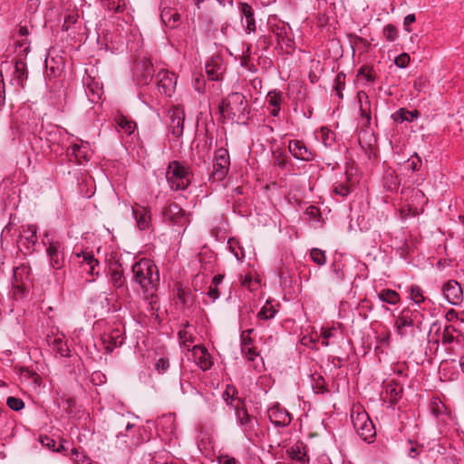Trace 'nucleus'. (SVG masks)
I'll list each match as a JSON object with an SVG mask.
<instances>
[{"label":"nucleus","instance_id":"1","mask_svg":"<svg viewBox=\"0 0 464 464\" xmlns=\"http://www.w3.org/2000/svg\"><path fill=\"white\" fill-rule=\"evenodd\" d=\"M132 274L133 281L142 290L143 300L148 304V311L151 316L158 317L160 275L157 266L150 259L141 258L132 266Z\"/></svg>","mask_w":464,"mask_h":464},{"label":"nucleus","instance_id":"2","mask_svg":"<svg viewBox=\"0 0 464 464\" xmlns=\"http://www.w3.org/2000/svg\"><path fill=\"white\" fill-rule=\"evenodd\" d=\"M221 113L233 121H244L247 119L249 108L246 97L239 92H232L219 106Z\"/></svg>","mask_w":464,"mask_h":464},{"label":"nucleus","instance_id":"3","mask_svg":"<svg viewBox=\"0 0 464 464\" xmlns=\"http://www.w3.org/2000/svg\"><path fill=\"white\" fill-rule=\"evenodd\" d=\"M42 243L46 247V256L51 267L55 270L62 269L65 266V245L63 240L54 233L45 231Z\"/></svg>","mask_w":464,"mask_h":464},{"label":"nucleus","instance_id":"4","mask_svg":"<svg viewBox=\"0 0 464 464\" xmlns=\"http://www.w3.org/2000/svg\"><path fill=\"white\" fill-rule=\"evenodd\" d=\"M423 317L424 314L417 309L404 308L395 320L397 334L401 338L414 336L416 329L421 331Z\"/></svg>","mask_w":464,"mask_h":464},{"label":"nucleus","instance_id":"5","mask_svg":"<svg viewBox=\"0 0 464 464\" xmlns=\"http://www.w3.org/2000/svg\"><path fill=\"white\" fill-rule=\"evenodd\" d=\"M192 173L188 165L177 160L169 163L166 179L172 190H185L191 183Z\"/></svg>","mask_w":464,"mask_h":464},{"label":"nucleus","instance_id":"6","mask_svg":"<svg viewBox=\"0 0 464 464\" xmlns=\"http://www.w3.org/2000/svg\"><path fill=\"white\" fill-rule=\"evenodd\" d=\"M234 408L236 411L237 422L240 426L245 437L253 444L259 442L263 431L259 428L257 420L250 415L245 407L239 408L237 404L234 406Z\"/></svg>","mask_w":464,"mask_h":464},{"label":"nucleus","instance_id":"7","mask_svg":"<svg viewBox=\"0 0 464 464\" xmlns=\"http://www.w3.org/2000/svg\"><path fill=\"white\" fill-rule=\"evenodd\" d=\"M163 215L166 221L173 227H177L175 231L178 234L184 233L190 223L188 214L176 202L169 204Z\"/></svg>","mask_w":464,"mask_h":464},{"label":"nucleus","instance_id":"8","mask_svg":"<svg viewBox=\"0 0 464 464\" xmlns=\"http://www.w3.org/2000/svg\"><path fill=\"white\" fill-rule=\"evenodd\" d=\"M351 418L357 434L364 441H372L376 435V430L368 414L363 411L357 412L356 414L352 413Z\"/></svg>","mask_w":464,"mask_h":464},{"label":"nucleus","instance_id":"9","mask_svg":"<svg viewBox=\"0 0 464 464\" xmlns=\"http://www.w3.org/2000/svg\"><path fill=\"white\" fill-rule=\"evenodd\" d=\"M123 327L115 324H108L101 334V340L107 353L112 351L124 343Z\"/></svg>","mask_w":464,"mask_h":464},{"label":"nucleus","instance_id":"10","mask_svg":"<svg viewBox=\"0 0 464 464\" xmlns=\"http://www.w3.org/2000/svg\"><path fill=\"white\" fill-rule=\"evenodd\" d=\"M230 166V157L228 150L219 148L215 151V159L213 163V171L211 179L213 181L220 182L227 175Z\"/></svg>","mask_w":464,"mask_h":464},{"label":"nucleus","instance_id":"11","mask_svg":"<svg viewBox=\"0 0 464 464\" xmlns=\"http://www.w3.org/2000/svg\"><path fill=\"white\" fill-rule=\"evenodd\" d=\"M12 70L10 84L14 86L15 92H20L24 88V82L27 80L26 63L23 60H17L14 63H5L2 68Z\"/></svg>","mask_w":464,"mask_h":464},{"label":"nucleus","instance_id":"12","mask_svg":"<svg viewBox=\"0 0 464 464\" xmlns=\"http://www.w3.org/2000/svg\"><path fill=\"white\" fill-rule=\"evenodd\" d=\"M177 85V76L168 70H161L156 74V86L160 95L171 97Z\"/></svg>","mask_w":464,"mask_h":464},{"label":"nucleus","instance_id":"13","mask_svg":"<svg viewBox=\"0 0 464 464\" xmlns=\"http://www.w3.org/2000/svg\"><path fill=\"white\" fill-rule=\"evenodd\" d=\"M168 117L169 119V130L171 134L176 138L181 137L184 131V109L180 105L172 106L168 111Z\"/></svg>","mask_w":464,"mask_h":464},{"label":"nucleus","instance_id":"14","mask_svg":"<svg viewBox=\"0 0 464 464\" xmlns=\"http://www.w3.org/2000/svg\"><path fill=\"white\" fill-rule=\"evenodd\" d=\"M288 150L291 155L302 161H313L315 159L314 151L308 148L304 141L299 140H292L288 143Z\"/></svg>","mask_w":464,"mask_h":464},{"label":"nucleus","instance_id":"15","mask_svg":"<svg viewBox=\"0 0 464 464\" xmlns=\"http://www.w3.org/2000/svg\"><path fill=\"white\" fill-rule=\"evenodd\" d=\"M154 75V67L150 61L141 60L134 68V77L139 85H149Z\"/></svg>","mask_w":464,"mask_h":464},{"label":"nucleus","instance_id":"16","mask_svg":"<svg viewBox=\"0 0 464 464\" xmlns=\"http://www.w3.org/2000/svg\"><path fill=\"white\" fill-rule=\"evenodd\" d=\"M445 299L452 305H459L463 301V290L456 280H449L442 285Z\"/></svg>","mask_w":464,"mask_h":464},{"label":"nucleus","instance_id":"17","mask_svg":"<svg viewBox=\"0 0 464 464\" xmlns=\"http://www.w3.org/2000/svg\"><path fill=\"white\" fill-rule=\"evenodd\" d=\"M19 242L24 246L26 253H33L37 243V227L29 224L21 226Z\"/></svg>","mask_w":464,"mask_h":464},{"label":"nucleus","instance_id":"18","mask_svg":"<svg viewBox=\"0 0 464 464\" xmlns=\"http://www.w3.org/2000/svg\"><path fill=\"white\" fill-rule=\"evenodd\" d=\"M270 421L276 427H286L292 421L291 414L278 403L267 410Z\"/></svg>","mask_w":464,"mask_h":464},{"label":"nucleus","instance_id":"19","mask_svg":"<svg viewBox=\"0 0 464 464\" xmlns=\"http://www.w3.org/2000/svg\"><path fill=\"white\" fill-rule=\"evenodd\" d=\"M225 71L226 64L219 55L211 57L206 63V72L211 81L221 80Z\"/></svg>","mask_w":464,"mask_h":464},{"label":"nucleus","instance_id":"20","mask_svg":"<svg viewBox=\"0 0 464 464\" xmlns=\"http://www.w3.org/2000/svg\"><path fill=\"white\" fill-rule=\"evenodd\" d=\"M287 456L296 464H309L307 448L303 441H297L286 450Z\"/></svg>","mask_w":464,"mask_h":464},{"label":"nucleus","instance_id":"21","mask_svg":"<svg viewBox=\"0 0 464 464\" xmlns=\"http://www.w3.org/2000/svg\"><path fill=\"white\" fill-rule=\"evenodd\" d=\"M46 342L48 345L52 347L53 350L55 351L56 353H58L61 357L70 356L71 351L68 347L64 335L59 334H48L46 337Z\"/></svg>","mask_w":464,"mask_h":464},{"label":"nucleus","instance_id":"22","mask_svg":"<svg viewBox=\"0 0 464 464\" xmlns=\"http://www.w3.org/2000/svg\"><path fill=\"white\" fill-rule=\"evenodd\" d=\"M357 99H358V102H359L360 116H361L362 124L366 127H369L371 124V120H372L370 98L364 91H360L357 93Z\"/></svg>","mask_w":464,"mask_h":464},{"label":"nucleus","instance_id":"23","mask_svg":"<svg viewBox=\"0 0 464 464\" xmlns=\"http://www.w3.org/2000/svg\"><path fill=\"white\" fill-rule=\"evenodd\" d=\"M192 353L196 363L202 371H208L213 365L211 356L208 349L203 345H195L192 348Z\"/></svg>","mask_w":464,"mask_h":464},{"label":"nucleus","instance_id":"24","mask_svg":"<svg viewBox=\"0 0 464 464\" xmlns=\"http://www.w3.org/2000/svg\"><path fill=\"white\" fill-rule=\"evenodd\" d=\"M403 388L398 382L392 381L384 385L382 394L384 401H388L391 406H394L401 398Z\"/></svg>","mask_w":464,"mask_h":464},{"label":"nucleus","instance_id":"25","mask_svg":"<svg viewBox=\"0 0 464 464\" xmlns=\"http://www.w3.org/2000/svg\"><path fill=\"white\" fill-rule=\"evenodd\" d=\"M239 11L242 16V19L246 21L245 31L247 34L256 32V20L254 16V10L252 6L247 3H239Z\"/></svg>","mask_w":464,"mask_h":464},{"label":"nucleus","instance_id":"26","mask_svg":"<svg viewBox=\"0 0 464 464\" xmlns=\"http://www.w3.org/2000/svg\"><path fill=\"white\" fill-rule=\"evenodd\" d=\"M284 102V94L281 91L274 90L268 92L266 96V102L273 108L269 113L273 117H277L281 111V104Z\"/></svg>","mask_w":464,"mask_h":464},{"label":"nucleus","instance_id":"27","mask_svg":"<svg viewBox=\"0 0 464 464\" xmlns=\"http://www.w3.org/2000/svg\"><path fill=\"white\" fill-rule=\"evenodd\" d=\"M132 214L140 230L147 229L150 223V211L143 207L132 208Z\"/></svg>","mask_w":464,"mask_h":464},{"label":"nucleus","instance_id":"28","mask_svg":"<svg viewBox=\"0 0 464 464\" xmlns=\"http://www.w3.org/2000/svg\"><path fill=\"white\" fill-rule=\"evenodd\" d=\"M82 256V268L87 273L93 275H98L99 272L96 270V267L99 266V261L94 258V256L92 252H82V254H78L77 256Z\"/></svg>","mask_w":464,"mask_h":464},{"label":"nucleus","instance_id":"29","mask_svg":"<svg viewBox=\"0 0 464 464\" xmlns=\"http://www.w3.org/2000/svg\"><path fill=\"white\" fill-rule=\"evenodd\" d=\"M158 428L166 434H172L176 429V416L174 413L164 414L158 421Z\"/></svg>","mask_w":464,"mask_h":464},{"label":"nucleus","instance_id":"30","mask_svg":"<svg viewBox=\"0 0 464 464\" xmlns=\"http://www.w3.org/2000/svg\"><path fill=\"white\" fill-rule=\"evenodd\" d=\"M110 282L115 288H121L125 285L126 279L123 275V270L121 266H116L110 268L109 272Z\"/></svg>","mask_w":464,"mask_h":464},{"label":"nucleus","instance_id":"31","mask_svg":"<svg viewBox=\"0 0 464 464\" xmlns=\"http://www.w3.org/2000/svg\"><path fill=\"white\" fill-rule=\"evenodd\" d=\"M268 24L271 27L273 34L276 35L277 40L291 33L290 25L284 21L278 20L275 23V18H270Z\"/></svg>","mask_w":464,"mask_h":464},{"label":"nucleus","instance_id":"32","mask_svg":"<svg viewBox=\"0 0 464 464\" xmlns=\"http://www.w3.org/2000/svg\"><path fill=\"white\" fill-rule=\"evenodd\" d=\"M377 296L381 302L392 305L398 304L401 302L400 295L392 289H382L377 293Z\"/></svg>","mask_w":464,"mask_h":464},{"label":"nucleus","instance_id":"33","mask_svg":"<svg viewBox=\"0 0 464 464\" xmlns=\"http://www.w3.org/2000/svg\"><path fill=\"white\" fill-rule=\"evenodd\" d=\"M312 389L314 393L324 394L328 392V388L324 378L317 372L310 375Z\"/></svg>","mask_w":464,"mask_h":464},{"label":"nucleus","instance_id":"34","mask_svg":"<svg viewBox=\"0 0 464 464\" xmlns=\"http://www.w3.org/2000/svg\"><path fill=\"white\" fill-rule=\"evenodd\" d=\"M161 21L168 27L175 28L179 21V14L172 9L164 8L160 14Z\"/></svg>","mask_w":464,"mask_h":464},{"label":"nucleus","instance_id":"35","mask_svg":"<svg viewBox=\"0 0 464 464\" xmlns=\"http://www.w3.org/2000/svg\"><path fill=\"white\" fill-rule=\"evenodd\" d=\"M418 111H408L405 108H401L392 114V119L397 123H402L404 121H412L414 118L418 117Z\"/></svg>","mask_w":464,"mask_h":464},{"label":"nucleus","instance_id":"36","mask_svg":"<svg viewBox=\"0 0 464 464\" xmlns=\"http://www.w3.org/2000/svg\"><path fill=\"white\" fill-rule=\"evenodd\" d=\"M331 270L333 273V279L337 282L341 283L345 278V272H344V265L342 262L341 258H335L331 265Z\"/></svg>","mask_w":464,"mask_h":464},{"label":"nucleus","instance_id":"37","mask_svg":"<svg viewBox=\"0 0 464 464\" xmlns=\"http://www.w3.org/2000/svg\"><path fill=\"white\" fill-rule=\"evenodd\" d=\"M229 251L235 256L237 260L243 261L245 258V251L238 239L230 237L227 240Z\"/></svg>","mask_w":464,"mask_h":464},{"label":"nucleus","instance_id":"38","mask_svg":"<svg viewBox=\"0 0 464 464\" xmlns=\"http://www.w3.org/2000/svg\"><path fill=\"white\" fill-rule=\"evenodd\" d=\"M400 182L398 176L393 172H386L383 177V188L391 192L396 191L399 188Z\"/></svg>","mask_w":464,"mask_h":464},{"label":"nucleus","instance_id":"39","mask_svg":"<svg viewBox=\"0 0 464 464\" xmlns=\"http://www.w3.org/2000/svg\"><path fill=\"white\" fill-rule=\"evenodd\" d=\"M357 77H361L367 83H373L377 79V73L371 66H362L357 72Z\"/></svg>","mask_w":464,"mask_h":464},{"label":"nucleus","instance_id":"40","mask_svg":"<svg viewBox=\"0 0 464 464\" xmlns=\"http://www.w3.org/2000/svg\"><path fill=\"white\" fill-rule=\"evenodd\" d=\"M72 155L75 158V161L81 162L82 160H88V146L83 144H73L70 148Z\"/></svg>","mask_w":464,"mask_h":464},{"label":"nucleus","instance_id":"41","mask_svg":"<svg viewBox=\"0 0 464 464\" xmlns=\"http://www.w3.org/2000/svg\"><path fill=\"white\" fill-rule=\"evenodd\" d=\"M422 164V160L420 157L414 153L410 159L404 161L403 167L404 169L411 172L418 171Z\"/></svg>","mask_w":464,"mask_h":464},{"label":"nucleus","instance_id":"42","mask_svg":"<svg viewBox=\"0 0 464 464\" xmlns=\"http://www.w3.org/2000/svg\"><path fill=\"white\" fill-rule=\"evenodd\" d=\"M178 338H179L180 345L188 350H190V348H189L190 343L195 342L194 334L186 329H180L179 331Z\"/></svg>","mask_w":464,"mask_h":464},{"label":"nucleus","instance_id":"43","mask_svg":"<svg viewBox=\"0 0 464 464\" xmlns=\"http://www.w3.org/2000/svg\"><path fill=\"white\" fill-rule=\"evenodd\" d=\"M116 121L118 126L127 134L130 135L134 132L136 123L133 121L129 120L123 115L119 116Z\"/></svg>","mask_w":464,"mask_h":464},{"label":"nucleus","instance_id":"44","mask_svg":"<svg viewBox=\"0 0 464 464\" xmlns=\"http://www.w3.org/2000/svg\"><path fill=\"white\" fill-rule=\"evenodd\" d=\"M237 391L235 386L233 385H227L226 390L223 392V399L227 402V405L233 406V402L235 401H237L240 403H243V401L237 397Z\"/></svg>","mask_w":464,"mask_h":464},{"label":"nucleus","instance_id":"45","mask_svg":"<svg viewBox=\"0 0 464 464\" xmlns=\"http://www.w3.org/2000/svg\"><path fill=\"white\" fill-rule=\"evenodd\" d=\"M86 94L92 102H97L101 99L102 88L98 82H92L87 85Z\"/></svg>","mask_w":464,"mask_h":464},{"label":"nucleus","instance_id":"46","mask_svg":"<svg viewBox=\"0 0 464 464\" xmlns=\"http://www.w3.org/2000/svg\"><path fill=\"white\" fill-rule=\"evenodd\" d=\"M455 333H457V329L453 325H451V324L446 325L443 329L442 335H441L442 344L448 345V344L452 343L456 339V337L454 335Z\"/></svg>","mask_w":464,"mask_h":464},{"label":"nucleus","instance_id":"47","mask_svg":"<svg viewBox=\"0 0 464 464\" xmlns=\"http://www.w3.org/2000/svg\"><path fill=\"white\" fill-rule=\"evenodd\" d=\"M121 0H100L102 6L114 13H121L124 11V4H121Z\"/></svg>","mask_w":464,"mask_h":464},{"label":"nucleus","instance_id":"48","mask_svg":"<svg viewBox=\"0 0 464 464\" xmlns=\"http://www.w3.org/2000/svg\"><path fill=\"white\" fill-rule=\"evenodd\" d=\"M410 298L416 304H420L426 300L421 287L416 285H413L410 287Z\"/></svg>","mask_w":464,"mask_h":464},{"label":"nucleus","instance_id":"49","mask_svg":"<svg viewBox=\"0 0 464 464\" xmlns=\"http://www.w3.org/2000/svg\"><path fill=\"white\" fill-rule=\"evenodd\" d=\"M140 100L147 105L150 109H154L156 106L160 105V102L159 99V95L153 97L152 95L147 93L146 92H141L139 93Z\"/></svg>","mask_w":464,"mask_h":464},{"label":"nucleus","instance_id":"50","mask_svg":"<svg viewBox=\"0 0 464 464\" xmlns=\"http://www.w3.org/2000/svg\"><path fill=\"white\" fill-rule=\"evenodd\" d=\"M277 310L271 304H266L257 313V318L259 320H269L275 317Z\"/></svg>","mask_w":464,"mask_h":464},{"label":"nucleus","instance_id":"51","mask_svg":"<svg viewBox=\"0 0 464 464\" xmlns=\"http://www.w3.org/2000/svg\"><path fill=\"white\" fill-rule=\"evenodd\" d=\"M320 133L323 144L325 147H331L335 140L334 133L327 127H322L320 130Z\"/></svg>","mask_w":464,"mask_h":464},{"label":"nucleus","instance_id":"52","mask_svg":"<svg viewBox=\"0 0 464 464\" xmlns=\"http://www.w3.org/2000/svg\"><path fill=\"white\" fill-rule=\"evenodd\" d=\"M351 192V188L347 183L344 182H336L333 187V193L334 195L340 196L342 198H346Z\"/></svg>","mask_w":464,"mask_h":464},{"label":"nucleus","instance_id":"53","mask_svg":"<svg viewBox=\"0 0 464 464\" xmlns=\"http://www.w3.org/2000/svg\"><path fill=\"white\" fill-rule=\"evenodd\" d=\"M310 256L316 265L324 266L326 263L325 252L319 248H313L310 251Z\"/></svg>","mask_w":464,"mask_h":464},{"label":"nucleus","instance_id":"54","mask_svg":"<svg viewBox=\"0 0 464 464\" xmlns=\"http://www.w3.org/2000/svg\"><path fill=\"white\" fill-rule=\"evenodd\" d=\"M176 296L183 305H188L192 301L191 293L180 287L177 289Z\"/></svg>","mask_w":464,"mask_h":464},{"label":"nucleus","instance_id":"55","mask_svg":"<svg viewBox=\"0 0 464 464\" xmlns=\"http://www.w3.org/2000/svg\"><path fill=\"white\" fill-rule=\"evenodd\" d=\"M383 35L388 42H394L398 37V30L395 25L390 24L383 28Z\"/></svg>","mask_w":464,"mask_h":464},{"label":"nucleus","instance_id":"56","mask_svg":"<svg viewBox=\"0 0 464 464\" xmlns=\"http://www.w3.org/2000/svg\"><path fill=\"white\" fill-rule=\"evenodd\" d=\"M6 405L11 410L18 411L24 407V402L20 398L10 396L6 399Z\"/></svg>","mask_w":464,"mask_h":464},{"label":"nucleus","instance_id":"57","mask_svg":"<svg viewBox=\"0 0 464 464\" xmlns=\"http://www.w3.org/2000/svg\"><path fill=\"white\" fill-rule=\"evenodd\" d=\"M169 368V361L167 357H160L155 363V369L159 373H164Z\"/></svg>","mask_w":464,"mask_h":464},{"label":"nucleus","instance_id":"58","mask_svg":"<svg viewBox=\"0 0 464 464\" xmlns=\"http://www.w3.org/2000/svg\"><path fill=\"white\" fill-rule=\"evenodd\" d=\"M345 75L342 72L338 73L335 78V90L340 99L343 98V90L344 89Z\"/></svg>","mask_w":464,"mask_h":464},{"label":"nucleus","instance_id":"59","mask_svg":"<svg viewBox=\"0 0 464 464\" xmlns=\"http://www.w3.org/2000/svg\"><path fill=\"white\" fill-rule=\"evenodd\" d=\"M410 55L406 53H403L395 58L394 63L399 68H406L410 63Z\"/></svg>","mask_w":464,"mask_h":464},{"label":"nucleus","instance_id":"60","mask_svg":"<svg viewBox=\"0 0 464 464\" xmlns=\"http://www.w3.org/2000/svg\"><path fill=\"white\" fill-rule=\"evenodd\" d=\"M241 353L248 361L252 362L255 361V359L259 356V353L257 352L255 346L242 349Z\"/></svg>","mask_w":464,"mask_h":464},{"label":"nucleus","instance_id":"61","mask_svg":"<svg viewBox=\"0 0 464 464\" xmlns=\"http://www.w3.org/2000/svg\"><path fill=\"white\" fill-rule=\"evenodd\" d=\"M41 443L49 450L53 451H60V449H55L56 441L49 436H42L40 438Z\"/></svg>","mask_w":464,"mask_h":464},{"label":"nucleus","instance_id":"62","mask_svg":"<svg viewBox=\"0 0 464 464\" xmlns=\"http://www.w3.org/2000/svg\"><path fill=\"white\" fill-rule=\"evenodd\" d=\"M275 165L281 169H286L288 166V160L283 153H279L276 156Z\"/></svg>","mask_w":464,"mask_h":464},{"label":"nucleus","instance_id":"63","mask_svg":"<svg viewBox=\"0 0 464 464\" xmlns=\"http://www.w3.org/2000/svg\"><path fill=\"white\" fill-rule=\"evenodd\" d=\"M240 346L241 350L246 349V347H252L253 345V339L251 336H247L246 334H240Z\"/></svg>","mask_w":464,"mask_h":464},{"label":"nucleus","instance_id":"64","mask_svg":"<svg viewBox=\"0 0 464 464\" xmlns=\"http://www.w3.org/2000/svg\"><path fill=\"white\" fill-rule=\"evenodd\" d=\"M72 456H74L75 460L82 462V464H91L90 459L82 453H80L79 450L75 448L72 450Z\"/></svg>","mask_w":464,"mask_h":464}]
</instances>
